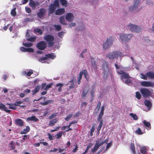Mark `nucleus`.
I'll return each mask as SVG.
<instances>
[{
    "label": "nucleus",
    "mask_w": 154,
    "mask_h": 154,
    "mask_svg": "<svg viewBox=\"0 0 154 154\" xmlns=\"http://www.w3.org/2000/svg\"><path fill=\"white\" fill-rule=\"evenodd\" d=\"M59 5V1L58 0H55L54 3L49 6V9L50 11V13H53L56 7H58Z\"/></svg>",
    "instance_id": "9"
},
{
    "label": "nucleus",
    "mask_w": 154,
    "mask_h": 154,
    "mask_svg": "<svg viewBox=\"0 0 154 154\" xmlns=\"http://www.w3.org/2000/svg\"><path fill=\"white\" fill-rule=\"evenodd\" d=\"M57 120L55 119L52 120L49 122V125L50 126H53L54 125V124L57 122Z\"/></svg>",
    "instance_id": "37"
},
{
    "label": "nucleus",
    "mask_w": 154,
    "mask_h": 154,
    "mask_svg": "<svg viewBox=\"0 0 154 154\" xmlns=\"http://www.w3.org/2000/svg\"><path fill=\"white\" fill-rule=\"evenodd\" d=\"M148 41H147V42L149 45H153V41L152 40H149Z\"/></svg>",
    "instance_id": "60"
},
{
    "label": "nucleus",
    "mask_w": 154,
    "mask_h": 154,
    "mask_svg": "<svg viewBox=\"0 0 154 154\" xmlns=\"http://www.w3.org/2000/svg\"><path fill=\"white\" fill-rule=\"evenodd\" d=\"M140 77L143 79L146 80L147 79L148 76L146 75H146L143 73H141L140 74Z\"/></svg>",
    "instance_id": "35"
},
{
    "label": "nucleus",
    "mask_w": 154,
    "mask_h": 154,
    "mask_svg": "<svg viewBox=\"0 0 154 154\" xmlns=\"http://www.w3.org/2000/svg\"><path fill=\"white\" fill-rule=\"evenodd\" d=\"M93 145V143H90L88 145V146L87 148H86V150H85L86 151H88V150Z\"/></svg>",
    "instance_id": "52"
},
{
    "label": "nucleus",
    "mask_w": 154,
    "mask_h": 154,
    "mask_svg": "<svg viewBox=\"0 0 154 154\" xmlns=\"http://www.w3.org/2000/svg\"><path fill=\"white\" fill-rule=\"evenodd\" d=\"M38 119L35 116H33L31 117H28L27 118V121H33L37 122L38 121Z\"/></svg>",
    "instance_id": "24"
},
{
    "label": "nucleus",
    "mask_w": 154,
    "mask_h": 154,
    "mask_svg": "<svg viewBox=\"0 0 154 154\" xmlns=\"http://www.w3.org/2000/svg\"><path fill=\"white\" fill-rule=\"evenodd\" d=\"M108 141V139H106L103 140H102L101 138H100L98 140L96 141L94 147L92 149L91 151L93 153H94L100 146L104 143H107Z\"/></svg>",
    "instance_id": "5"
},
{
    "label": "nucleus",
    "mask_w": 154,
    "mask_h": 154,
    "mask_svg": "<svg viewBox=\"0 0 154 154\" xmlns=\"http://www.w3.org/2000/svg\"><path fill=\"white\" fill-rule=\"evenodd\" d=\"M71 116H72V115H68L67 117L66 118H65V120H66V121H68L69 119L71 118Z\"/></svg>",
    "instance_id": "59"
},
{
    "label": "nucleus",
    "mask_w": 154,
    "mask_h": 154,
    "mask_svg": "<svg viewBox=\"0 0 154 154\" xmlns=\"http://www.w3.org/2000/svg\"><path fill=\"white\" fill-rule=\"evenodd\" d=\"M130 148L133 154H135V152L134 149V143H131V144Z\"/></svg>",
    "instance_id": "36"
},
{
    "label": "nucleus",
    "mask_w": 154,
    "mask_h": 154,
    "mask_svg": "<svg viewBox=\"0 0 154 154\" xmlns=\"http://www.w3.org/2000/svg\"><path fill=\"white\" fill-rule=\"evenodd\" d=\"M135 133L136 134H143V132L139 128H138L135 131Z\"/></svg>",
    "instance_id": "43"
},
{
    "label": "nucleus",
    "mask_w": 154,
    "mask_h": 154,
    "mask_svg": "<svg viewBox=\"0 0 154 154\" xmlns=\"http://www.w3.org/2000/svg\"><path fill=\"white\" fill-rule=\"evenodd\" d=\"M140 84L142 86L145 87H152V82L150 81H144L140 82Z\"/></svg>",
    "instance_id": "14"
},
{
    "label": "nucleus",
    "mask_w": 154,
    "mask_h": 154,
    "mask_svg": "<svg viewBox=\"0 0 154 154\" xmlns=\"http://www.w3.org/2000/svg\"><path fill=\"white\" fill-rule=\"evenodd\" d=\"M7 107L5 105L2 103H0V109L3 110L6 112L9 113L10 112V110L8 109Z\"/></svg>",
    "instance_id": "16"
},
{
    "label": "nucleus",
    "mask_w": 154,
    "mask_h": 154,
    "mask_svg": "<svg viewBox=\"0 0 154 154\" xmlns=\"http://www.w3.org/2000/svg\"><path fill=\"white\" fill-rule=\"evenodd\" d=\"M60 1L63 6H67V2L66 0H60Z\"/></svg>",
    "instance_id": "34"
},
{
    "label": "nucleus",
    "mask_w": 154,
    "mask_h": 154,
    "mask_svg": "<svg viewBox=\"0 0 154 154\" xmlns=\"http://www.w3.org/2000/svg\"><path fill=\"white\" fill-rule=\"evenodd\" d=\"M121 53L119 51H115L108 54L106 57L109 59H112L115 58H116L120 56Z\"/></svg>",
    "instance_id": "10"
},
{
    "label": "nucleus",
    "mask_w": 154,
    "mask_h": 154,
    "mask_svg": "<svg viewBox=\"0 0 154 154\" xmlns=\"http://www.w3.org/2000/svg\"><path fill=\"white\" fill-rule=\"evenodd\" d=\"M15 122L16 125L20 126H22L23 124V121L20 119H16Z\"/></svg>",
    "instance_id": "19"
},
{
    "label": "nucleus",
    "mask_w": 154,
    "mask_h": 154,
    "mask_svg": "<svg viewBox=\"0 0 154 154\" xmlns=\"http://www.w3.org/2000/svg\"><path fill=\"white\" fill-rule=\"evenodd\" d=\"M143 123L145 126L146 127L147 129H150L151 128V125L150 123L144 120Z\"/></svg>",
    "instance_id": "27"
},
{
    "label": "nucleus",
    "mask_w": 154,
    "mask_h": 154,
    "mask_svg": "<svg viewBox=\"0 0 154 154\" xmlns=\"http://www.w3.org/2000/svg\"><path fill=\"white\" fill-rule=\"evenodd\" d=\"M115 66L116 69H117V72L118 73L121 75L120 77L121 79L124 82V79H126L125 81V83L128 84L131 82V81L130 80L128 79L129 78V75L128 74L125 73L123 70H121L122 68L121 66H119V67L118 65L116 64H115Z\"/></svg>",
    "instance_id": "1"
},
{
    "label": "nucleus",
    "mask_w": 154,
    "mask_h": 154,
    "mask_svg": "<svg viewBox=\"0 0 154 154\" xmlns=\"http://www.w3.org/2000/svg\"><path fill=\"white\" fill-rule=\"evenodd\" d=\"M27 48L24 47H22L20 48V51L24 52H27Z\"/></svg>",
    "instance_id": "51"
},
{
    "label": "nucleus",
    "mask_w": 154,
    "mask_h": 154,
    "mask_svg": "<svg viewBox=\"0 0 154 154\" xmlns=\"http://www.w3.org/2000/svg\"><path fill=\"white\" fill-rule=\"evenodd\" d=\"M40 86H36L35 88V89L32 91L33 95H34V94L38 92L40 89Z\"/></svg>",
    "instance_id": "28"
},
{
    "label": "nucleus",
    "mask_w": 154,
    "mask_h": 154,
    "mask_svg": "<svg viewBox=\"0 0 154 154\" xmlns=\"http://www.w3.org/2000/svg\"><path fill=\"white\" fill-rule=\"evenodd\" d=\"M100 105H101L100 103V102L98 103L97 105V108H96V109H97V112H99V109L100 108Z\"/></svg>",
    "instance_id": "54"
},
{
    "label": "nucleus",
    "mask_w": 154,
    "mask_h": 154,
    "mask_svg": "<svg viewBox=\"0 0 154 154\" xmlns=\"http://www.w3.org/2000/svg\"><path fill=\"white\" fill-rule=\"evenodd\" d=\"M130 115L135 120H137L138 119L137 116L135 114L131 113L130 114Z\"/></svg>",
    "instance_id": "38"
},
{
    "label": "nucleus",
    "mask_w": 154,
    "mask_h": 154,
    "mask_svg": "<svg viewBox=\"0 0 154 154\" xmlns=\"http://www.w3.org/2000/svg\"><path fill=\"white\" fill-rule=\"evenodd\" d=\"M23 45L26 47H29L32 46L33 44L31 43H25L23 42Z\"/></svg>",
    "instance_id": "31"
},
{
    "label": "nucleus",
    "mask_w": 154,
    "mask_h": 154,
    "mask_svg": "<svg viewBox=\"0 0 154 154\" xmlns=\"http://www.w3.org/2000/svg\"><path fill=\"white\" fill-rule=\"evenodd\" d=\"M29 5L32 7H35V4L32 0H29Z\"/></svg>",
    "instance_id": "42"
},
{
    "label": "nucleus",
    "mask_w": 154,
    "mask_h": 154,
    "mask_svg": "<svg viewBox=\"0 0 154 154\" xmlns=\"http://www.w3.org/2000/svg\"><path fill=\"white\" fill-rule=\"evenodd\" d=\"M144 104L148 108V110H149L152 106V103L149 100H146Z\"/></svg>",
    "instance_id": "23"
},
{
    "label": "nucleus",
    "mask_w": 154,
    "mask_h": 154,
    "mask_svg": "<svg viewBox=\"0 0 154 154\" xmlns=\"http://www.w3.org/2000/svg\"><path fill=\"white\" fill-rule=\"evenodd\" d=\"M26 11L28 13H29L31 11V9L29 8L26 7L25 8Z\"/></svg>",
    "instance_id": "63"
},
{
    "label": "nucleus",
    "mask_w": 154,
    "mask_h": 154,
    "mask_svg": "<svg viewBox=\"0 0 154 154\" xmlns=\"http://www.w3.org/2000/svg\"><path fill=\"white\" fill-rule=\"evenodd\" d=\"M127 26L128 29L132 32L139 33L141 30V28L139 26L131 23H129Z\"/></svg>",
    "instance_id": "6"
},
{
    "label": "nucleus",
    "mask_w": 154,
    "mask_h": 154,
    "mask_svg": "<svg viewBox=\"0 0 154 154\" xmlns=\"http://www.w3.org/2000/svg\"><path fill=\"white\" fill-rule=\"evenodd\" d=\"M138 146L140 147V152L143 154H146V151L147 150V147L146 146H142V147H141L140 146L139 144L138 145Z\"/></svg>",
    "instance_id": "18"
},
{
    "label": "nucleus",
    "mask_w": 154,
    "mask_h": 154,
    "mask_svg": "<svg viewBox=\"0 0 154 154\" xmlns=\"http://www.w3.org/2000/svg\"><path fill=\"white\" fill-rule=\"evenodd\" d=\"M76 25V24L74 22H72L69 23V27L71 28L72 27L75 26Z\"/></svg>",
    "instance_id": "53"
},
{
    "label": "nucleus",
    "mask_w": 154,
    "mask_h": 154,
    "mask_svg": "<svg viewBox=\"0 0 154 154\" xmlns=\"http://www.w3.org/2000/svg\"><path fill=\"white\" fill-rule=\"evenodd\" d=\"M75 17L73 14L71 13H67L65 16V19L68 21L70 22L74 20Z\"/></svg>",
    "instance_id": "12"
},
{
    "label": "nucleus",
    "mask_w": 154,
    "mask_h": 154,
    "mask_svg": "<svg viewBox=\"0 0 154 154\" xmlns=\"http://www.w3.org/2000/svg\"><path fill=\"white\" fill-rule=\"evenodd\" d=\"M36 47L40 50H43L46 48V44L44 41H41L37 44Z\"/></svg>",
    "instance_id": "13"
},
{
    "label": "nucleus",
    "mask_w": 154,
    "mask_h": 154,
    "mask_svg": "<svg viewBox=\"0 0 154 154\" xmlns=\"http://www.w3.org/2000/svg\"><path fill=\"white\" fill-rule=\"evenodd\" d=\"M56 57V55L54 54H46L45 57H42L38 59V60L40 62L49 63L51 61V59L53 60Z\"/></svg>",
    "instance_id": "2"
},
{
    "label": "nucleus",
    "mask_w": 154,
    "mask_h": 154,
    "mask_svg": "<svg viewBox=\"0 0 154 154\" xmlns=\"http://www.w3.org/2000/svg\"><path fill=\"white\" fill-rule=\"evenodd\" d=\"M136 97L138 99H140L141 97V95L139 91H137L136 92Z\"/></svg>",
    "instance_id": "41"
},
{
    "label": "nucleus",
    "mask_w": 154,
    "mask_h": 154,
    "mask_svg": "<svg viewBox=\"0 0 154 154\" xmlns=\"http://www.w3.org/2000/svg\"><path fill=\"white\" fill-rule=\"evenodd\" d=\"M103 115V113H100L99 116L97 119V120H103L102 119V117Z\"/></svg>",
    "instance_id": "50"
},
{
    "label": "nucleus",
    "mask_w": 154,
    "mask_h": 154,
    "mask_svg": "<svg viewBox=\"0 0 154 154\" xmlns=\"http://www.w3.org/2000/svg\"><path fill=\"white\" fill-rule=\"evenodd\" d=\"M146 75L149 78L154 79V72H149L146 73Z\"/></svg>",
    "instance_id": "22"
},
{
    "label": "nucleus",
    "mask_w": 154,
    "mask_h": 154,
    "mask_svg": "<svg viewBox=\"0 0 154 154\" xmlns=\"http://www.w3.org/2000/svg\"><path fill=\"white\" fill-rule=\"evenodd\" d=\"M44 39L45 40L49 46H51L54 44V37L51 35H46L43 37Z\"/></svg>",
    "instance_id": "8"
},
{
    "label": "nucleus",
    "mask_w": 154,
    "mask_h": 154,
    "mask_svg": "<svg viewBox=\"0 0 154 154\" xmlns=\"http://www.w3.org/2000/svg\"><path fill=\"white\" fill-rule=\"evenodd\" d=\"M152 91V89L150 90L146 88H142L140 90V92L144 97L152 96L153 94Z\"/></svg>",
    "instance_id": "7"
},
{
    "label": "nucleus",
    "mask_w": 154,
    "mask_h": 154,
    "mask_svg": "<svg viewBox=\"0 0 154 154\" xmlns=\"http://www.w3.org/2000/svg\"><path fill=\"white\" fill-rule=\"evenodd\" d=\"M57 115V113H53L49 117V119H51Z\"/></svg>",
    "instance_id": "55"
},
{
    "label": "nucleus",
    "mask_w": 154,
    "mask_h": 154,
    "mask_svg": "<svg viewBox=\"0 0 154 154\" xmlns=\"http://www.w3.org/2000/svg\"><path fill=\"white\" fill-rule=\"evenodd\" d=\"M64 33L63 32H60L58 33V35L60 37H62L64 35Z\"/></svg>",
    "instance_id": "62"
},
{
    "label": "nucleus",
    "mask_w": 154,
    "mask_h": 154,
    "mask_svg": "<svg viewBox=\"0 0 154 154\" xmlns=\"http://www.w3.org/2000/svg\"><path fill=\"white\" fill-rule=\"evenodd\" d=\"M46 11L44 9H41L40 12L38 14V16L40 17H42L45 14Z\"/></svg>",
    "instance_id": "21"
},
{
    "label": "nucleus",
    "mask_w": 154,
    "mask_h": 154,
    "mask_svg": "<svg viewBox=\"0 0 154 154\" xmlns=\"http://www.w3.org/2000/svg\"><path fill=\"white\" fill-rule=\"evenodd\" d=\"M53 102V101L52 100H48L44 102H41L40 103V104L43 106H45L48 103H52Z\"/></svg>",
    "instance_id": "30"
},
{
    "label": "nucleus",
    "mask_w": 154,
    "mask_h": 154,
    "mask_svg": "<svg viewBox=\"0 0 154 154\" xmlns=\"http://www.w3.org/2000/svg\"><path fill=\"white\" fill-rule=\"evenodd\" d=\"M65 12V10L64 8H61L58 9L55 12L56 15H61Z\"/></svg>",
    "instance_id": "20"
},
{
    "label": "nucleus",
    "mask_w": 154,
    "mask_h": 154,
    "mask_svg": "<svg viewBox=\"0 0 154 154\" xmlns=\"http://www.w3.org/2000/svg\"><path fill=\"white\" fill-rule=\"evenodd\" d=\"M91 62L92 66L94 68V69H96L97 67V66L93 59L91 60Z\"/></svg>",
    "instance_id": "45"
},
{
    "label": "nucleus",
    "mask_w": 154,
    "mask_h": 154,
    "mask_svg": "<svg viewBox=\"0 0 154 154\" xmlns=\"http://www.w3.org/2000/svg\"><path fill=\"white\" fill-rule=\"evenodd\" d=\"M112 144L111 142L107 144V146L106 147V149L107 150L111 147Z\"/></svg>",
    "instance_id": "56"
},
{
    "label": "nucleus",
    "mask_w": 154,
    "mask_h": 154,
    "mask_svg": "<svg viewBox=\"0 0 154 154\" xmlns=\"http://www.w3.org/2000/svg\"><path fill=\"white\" fill-rule=\"evenodd\" d=\"M119 39L121 42L125 43L128 42L131 38V34L121 33L119 35Z\"/></svg>",
    "instance_id": "4"
},
{
    "label": "nucleus",
    "mask_w": 154,
    "mask_h": 154,
    "mask_svg": "<svg viewBox=\"0 0 154 154\" xmlns=\"http://www.w3.org/2000/svg\"><path fill=\"white\" fill-rule=\"evenodd\" d=\"M60 22L62 24L66 25V22L65 20V17L64 16H62L60 18Z\"/></svg>",
    "instance_id": "25"
},
{
    "label": "nucleus",
    "mask_w": 154,
    "mask_h": 154,
    "mask_svg": "<svg viewBox=\"0 0 154 154\" xmlns=\"http://www.w3.org/2000/svg\"><path fill=\"white\" fill-rule=\"evenodd\" d=\"M81 72L82 73V75H84L85 78L87 79L88 75L87 70H83Z\"/></svg>",
    "instance_id": "40"
},
{
    "label": "nucleus",
    "mask_w": 154,
    "mask_h": 154,
    "mask_svg": "<svg viewBox=\"0 0 154 154\" xmlns=\"http://www.w3.org/2000/svg\"><path fill=\"white\" fill-rule=\"evenodd\" d=\"M23 102L22 101H18L16 102L15 103H14V105L15 106H19V105L21 103H22Z\"/></svg>",
    "instance_id": "46"
},
{
    "label": "nucleus",
    "mask_w": 154,
    "mask_h": 154,
    "mask_svg": "<svg viewBox=\"0 0 154 154\" xmlns=\"http://www.w3.org/2000/svg\"><path fill=\"white\" fill-rule=\"evenodd\" d=\"M97 121L99 122V125L97 128V131L98 132H99L102 126L103 120Z\"/></svg>",
    "instance_id": "33"
},
{
    "label": "nucleus",
    "mask_w": 154,
    "mask_h": 154,
    "mask_svg": "<svg viewBox=\"0 0 154 154\" xmlns=\"http://www.w3.org/2000/svg\"><path fill=\"white\" fill-rule=\"evenodd\" d=\"M51 87V85L50 84L46 85V87L44 88V89L45 90H48L49 88Z\"/></svg>",
    "instance_id": "58"
},
{
    "label": "nucleus",
    "mask_w": 154,
    "mask_h": 154,
    "mask_svg": "<svg viewBox=\"0 0 154 154\" xmlns=\"http://www.w3.org/2000/svg\"><path fill=\"white\" fill-rule=\"evenodd\" d=\"M82 73H81V72H80V73H79V76L78 78V80H80L81 81V79H82Z\"/></svg>",
    "instance_id": "64"
},
{
    "label": "nucleus",
    "mask_w": 154,
    "mask_h": 154,
    "mask_svg": "<svg viewBox=\"0 0 154 154\" xmlns=\"http://www.w3.org/2000/svg\"><path fill=\"white\" fill-rule=\"evenodd\" d=\"M63 86V84L61 83H58L56 84V87H59V88L58 89V91H61L62 87Z\"/></svg>",
    "instance_id": "32"
},
{
    "label": "nucleus",
    "mask_w": 154,
    "mask_h": 154,
    "mask_svg": "<svg viewBox=\"0 0 154 154\" xmlns=\"http://www.w3.org/2000/svg\"><path fill=\"white\" fill-rule=\"evenodd\" d=\"M30 130L29 127L27 126L26 127V128L24 129L21 132V134H25L28 132Z\"/></svg>",
    "instance_id": "29"
},
{
    "label": "nucleus",
    "mask_w": 154,
    "mask_h": 154,
    "mask_svg": "<svg viewBox=\"0 0 154 154\" xmlns=\"http://www.w3.org/2000/svg\"><path fill=\"white\" fill-rule=\"evenodd\" d=\"M140 2V0H134V4L131 7V9L133 10L136 9L138 7Z\"/></svg>",
    "instance_id": "15"
},
{
    "label": "nucleus",
    "mask_w": 154,
    "mask_h": 154,
    "mask_svg": "<svg viewBox=\"0 0 154 154\" xmlns=\"http://www.w3.org/2000/svg\"><path fill=\"white\" fill-rule=\"evenodd\" d=\"M54 27L55 29L58 31L60 30L61 29V27L59 25H55L54 26Z\"/></svg>",
    "instance_id": "47"
},
{
    "label": "nucleus",
    "mask_w": 154,
    "mask_h": 154,
    "mask_svg": "<svg viewBox=\"0 0 154 154\" xmlns=\"http://www.w3.org/2000/svg\"><path fill=\"white\" fill-rule=\"evenodd\" d=\"M33 72L32 70H29V71L27 70H26L22 72V74L26 76H30L32 73Z\"/></svg>",
    "instance_id": "17"
},
{
    "label": "nucleus",
    "mask_w": 154,
    "mask_h": 154,
    "mask_svg": "<svg viewBox=\"0 0 154 154\" xmlns=\"http://www.w3.org/2000/svg\"><path fill=\"white\" fill-rule=\"evenodd\" d=\"M27 52H33L34 51V49L32 48H27Z\"/></svg>",
    "instance_id": "57"
},
{
    "label": "nucleus",
    "mask_w": 154,
    "mask_h": 154,
    "mask_svg": "<svg viewBox=\"0 0 154 154\" xmlns=\"http://www.w3.org/2000/svg\"><path fill=\"white\" fill-rule=\"evenodd\" d=\"M70 82L72 84H71V85L69 86V88L71 89V88H73V79H72L70 81Z\"/></svg>",
    "instance_id": "61"
},
{
    "label": "nucleus",
    "mask_w": 154,
    "mask_h": 154,
    "mask_svg": "<svg viewBox=\"0 0 154 154\" xmlns=\"http://www.w3.org/2000/svg\"><path fill=\"white\" fill-rule=\"evenodd\" d=\"M108 64V63L107 62L105 61H103L102 68L104 71V73L105 74H107L109 72Z\"/></svg>",
    "instance_id": "11"
},
{
    "label": "nucleus",
    "mask_w": 154,
    "mask_h": 154,
    "mask_svg": "<svg viewBox=\"0 0 154 154\" xmlns=\"http://www.w3.org/2000/svg\"><path fill=\"white\" fill-rule=\"evenodd\" d=\"M16 8H14L11 11V14L13 16H14L16 14Z\"/></svg>",
    "instance_id": "39"
},
{
    "label": "nucleus",
    "mask_w": 154,
    "mask_h": 154,
    "mask_svg": "<svg viewBox=\"0 0 154 154\" xmlns=\"http://www.w3.org/2000/svg\"><path fill=\"white\" fill-rule=\"evenodd\" d=\"M114 39V38L113 37L108 38L105 41L103 42V48L105 50L108 49L112 45Z\"/></svg>",
    "instance_id": "3"
},
{
    "label": "nucleus",
    "mask_w": 154,
    "mask_h": 154,
    "mask_svg": "<svg viewBox=\"0 0 154 154\" xmlns=\"http://www.w3.org/2000/svg\"><path fill=\"white\" fill-rule=\"evenodd\" d=\"M62 133L60 132L57 133L55 135V137L57 139H59L62 136Z\"/></svg>",
    "instance_id": "48"
},
{
    "label": "nucleus",
    "mask_w": 154,
    "mask_h": 154,
    "mask_svg": "<svg viewBox=\"0 0 154 154\" xmlns=\"http://www.w3.org/2000/svg\"><path fill=\"white\" fill-rule=\"evenodd\" d=\"M34 31L35 32H38L39 34H42V32L40 29L38 28H36L34 29Z\"/></svg>",
    "instance_id": "44"
},
{
    "label": "nucleus",
    "mask_w": 154,
    "mask_h": 154,
    "mask_svg": "<svg viewBox=\"0 0 154 154\" xmlns=\"http://www.w3.org/2000/svg\"><path fill=\"white\" fill-rule=\"evenodd\" d=\"M36 38L35 37H31L30 38H28L27 39V40L31 42H34L35 41Z\"/></svg>",
    "instance_id": "49"
},
{
    "label": "nucleus",
    "mask_w": 154,
    "mask_h": 154,
    "mask_svg": "<svg viewBox=\"0 0 154 154\" xmlns=\"http://www.w3.org/2000/svg\"><path fill=\"white\" fill-rule=\"evenodd\" d=\"M6 106H9L8 108L10 109H16V106L14 105V103H11V104H9V103H6Z\"/></svg>",
    "instance_id": "26"
}]
</instances>
